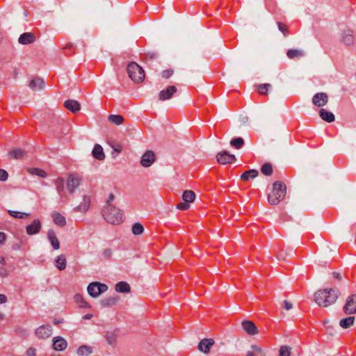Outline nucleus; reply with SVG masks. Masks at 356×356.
I'll use <instances>...</instances> for the list:
<instances>
[{
  "instance_id": "obj_56",
  "label": "nucleus",
  "mask_w": 356,
  "mask_h": 356,
  "mask_svg": "<svg viewBox=\"0 0 356 356\" xmlns=\"http://www.w3.org/2000/svg\"><path fill=\"white\" fill-rule=\"evenodd\" d=\"M8 273L6 268H4L3 267L0 268V276L1 277H6L8 276Z\"/></svg>"
},
{
  "instance_id": "obj_4",
  "label": "nucleus",
  "mask_w": 356,
  "mask_h": 356,
  "mask_svg": "<svg viewBox=\"0 0 356 356\" xmlns=\"http://www.w3.org/2000/svg\"><path fill=\"white\" fill-rule=\"evenodd\" d=\"M127 73L129 78L135 83L142 82L145 79L143 69L136 62H131L127 65Z\"/></svg>"
},
{
  "instance_id": "obj_43",
  "label": "nucleus",
  "mask_w": 356,
  "mask_h": 356,
  "mask_svg": "<svg viewBox=\"0 0 356 356\" xmlns=\"http://www.w3.org/2000/svg\"><path fill=\"white\" fill-rule=\"evenodd\" d=\"M270 88L271 85L270 83H263L257 86V90L260 95H266Z\"/></svg>"
},
{
  "instance_id": "obj_11",
  "label": "nucleus",
  "mask_w": 356,
  "mask_h": 356,
  "mask_svg": "<svg viewBox=\"0 0 356 356\" xmlns=\"http://www.w3.org/2000/svg\"><path fill=\"white\" fill-rule=\"evenodd\" d=\"M155 154L151 150L146 151L142 156L140 159V164L145 168H147L152 165L155 161Z\"/></svg>"
},
{
  "instance_id": "obj_7",
  "label": "nucleus",
  "mask_w": 356,
  "mask_h": 356,
  "mask_svg": "<svg viewBox=\"0 0 356 356\" xmlns=\"http://www.w3.org/2000/svg\"><path fill=\"white\" fill-rule=\"evenodd\" d=\"M216 160L220 164L226 165L235 161L236 157L227 151H222L217 154Z\"/></svg>"
},
{
  "instance_id": "obj_5",
  "label": "nucleus",
  "mask_w": 356,
  "mask_h": 356,
  "mask_svg": "<svg viewBox=\"0 0 356 356\" xmlns=\"http://www.w3.org/2000/svg\"><path fill=\"white\" fill-rule=\"evenodd\" d=\"M87 290L91 297L97 298L108 290V286L105 284L94 282L88 286Z\"/></svg>"
},
{
  "instance_id": "obj_57",
  "label": "nucleus",
  "mask_w": 356,
  "mask_h": 356,
  "mask_svg": "<svg viewBox=\"0 0 356 356\" xmlns=\"http://www.w3.org/2000/svg\"><path fill=\"white\" fill-rule=\"evenodd\" d=\"M6 239V235L3 232H0V245H2Z\"/></svg>"
},
{
  "instance_id": "obj_21",
  "label": "nucleus",
  "mask_w": 356,
  "mask_h": 356,
  "mask_svg": "<svg viewBox=\"0 0 356 356\" xmlns=\"http://www.w3.org/2000/svg\"><path fill=\"white\" fill-rule=\"evenodd\" d=\"M47 238L54 250H58L60 248V242L53 229H49L47 232Z\"/></svg>"
},
{
  "instance_id": "obj_54",
  "label": "nucleus",
  "mask_w": 356,
  "mask_h": 356,
  "mask_svg": "<svg viewBox=\"0 0 356 356\" xmlns=\"http://www.w3.org/2000/svg\"><path fill=\"white\" fill-rule=\"evenodd\" d=\"M293 307V304L287 300H284V308L286 309V310H289L291 309H292Z\"/></svg>"
},
{
  "instance_id": "obj_47",
  "label": "nucleus",
  "mask_w": 356,
  "mask_h": 356,
  "mask_svg": "<svg viewBox=\"0 0 356 356\" xmlns=\"http://www.w3.org/2000/svg\"><path fill=\"white\" fill-rule=\"evenodd\" d=\"M173 74H174V70L172 69H168V70H165L162 71L161 76L163 78L167 79H169L170 77H171Z\"/></svg>"
},
{
  "instance_id": "obj_53",
  "label": "nucleus",
  "mask_w": 356,
  "mask_h": 356,
  "mask_svg": "<svg viewBox=\"0 0 356 356\" xmlns=\"http://www.w3.org/2000/svg\"><path fill=\"white\" fill-rule=\"evenodd\" d=\"M36 350L34 348H29L26 350V355L27 356H35V355Z\"/></svg>"
},
{
  "instance_id": "obj_10",
  "label": "nucleus",
  "mask_w": 356,
  "mask_h": 356,
  "mask_svg": "<svg viewBox=\"0 0 356 356\" xmlns=\"http://www.w3.org/2000/svg\"><path fill=\"white\" fill-rule=\"evenodd\" d=\"M328 102V95L325 92H318L313 96L312 103L314 106L322 107Z\"/></svg>"
},
{
  "instance_id": "obj_42",
  "label": "nucleus",
  "mask_w": 356,
  "mask_h": 356,
  "mask_svg": "<svg viewBox=\"0 0 356 356\" xmlns=\"http://www.w3.org/2000/svg\"><path fill=\"white\" fill-rule=\"evenodd\" d=\"M106 339L108 344L114 346L117 340V334L114 332H107Z\"/></svg>"
},
{
  "instance_id": "obj_50",
  "label": "nucleus",
  "mask_w": 356,
  "mask_h": 356,
  "mask_svg": "<svg viewBox=\"0 0 356 356\" xmlns=\"http://www.w3.org/2000/svg\"><path fill=\"white\" fill-rule=\"evenodd\" d=\"M8 178V173L6 170L0 168V181H6Z\"/></svg>"
},
{
  "instance_id": "obj_31",
  "label": "nucleus",
  "mask_w": 356,
  "mask_h": 356,
  "mask_svg": "<svg viewBox=\"0 0 356 356\" xmlns=\"http://www.w3.org/2000/svg\"><path fill=\"white\" fill-rule=\"evenodd\" d=\"M75 302L81 308H89L90 305L84 300L83 297L80 293H76L74 297Z\"/></svg>"
},
{
  "instance_id": "obj_55",
  "label": "nucleus",
  "mask_w": 356,
  "mask_h": 356,
  "mask_svg": "<svg viewBox=\"0 0 356 356\" xmlns=\"http://www.w3.org/2000/svg\"><path fill=\"white\" fill-rule=\"evenodd\" d=\"M251 348L254 352L259 353H263V350L261 347L257 346V345H252Z\"/></svg>"
},
{
  "instance_id": "obj_49",
  "label": "nucleus",
  "mask_w": 356,
  "mask_h": 356,
  "mask_svg": "<svg viewBox=\"0 0 356 356\" xmlns=\"http://www.w3.org/2000/svg\"><path fill=\"white\" fill-rule=\"evenodd\" d=\"M189 208H190L189 203L184 202H184H180L177 205V209H178L179 210H182V211L188 210Z\"/></svg>"
},
{
  "instance_id": "obj_40",
  "label": "nucleus",
  "mask_w": 356,
  "mask_h": 356,
  "mask_svg": "<svg viewBox=\"0 0 356 356\" xmlns=\"http://www.w3.org/2000/svg\"><path fill=\"white\" fill-rule=\"evenodd\" d=\"M29 172L31 175H36L40 177H46L47 175L44 170L37 168H32L29 169Z\"/></svg>"
},
{
  "instance_id": "obj_1",
  "label": "nucleus",
  "mask_w": 356,
  "mask_h": 356,
  "mask_svg": "<svg viewBox=\"0 0 356 356\" xmlns=\"http://www.w3.org/2000/svg\"><path fill=\"white\" fill-rule=\"evenodd\" d=\"M339 295V291L333 289H319L314 293V302L320 307H327L337 301Z\"/></svg>"
},
{
  "instance_id": "obj_39",
  "label": "nucleus",
  "mask_w": 356,
  "mask_h": 356,
  "mask_svg": "<svg viewBox=\"0 0 356 356\" xmlns=\"http://www.w3.org/2000/svg\"><path fill=\"white\" fill-rule=\"evenodd\" d=\"M273 171V166L270 163H264L261 168V172L266 176L271 175Z\"/></svg>"
},
{
  "instance_id": "obj_63",
  "label": "nucleus",
  "mask_w": 356,
  "mask_h": 356,
  "mask_svg": "<svg viewBox=\"0 0 356 356\" xmlns=\"http://www.w3.org/2000/svg\"><path fill=\"white\" fill-rule=\"evenodd\" d=\"M73 46V44L72 43H69L67 44L65 47V49H70L71 47H72Z\"/></svg>"
},
{
  "instance_id": "obj_14",
  "label": "nucleus",
  "mask_w": 356,
  "mask_h": 356,
  "mask_svg": "<svg viewBox=\"0 0 356 356\" xmlns=\"http://www.w3.org/2000/svg\"><path fill=\"white\" fill-rule=\"evenodd\" d=\"M340 42L346 46H351L354 44V35L353 32L350 29H346L343 31Z\"/></svg>"
},
{
  "instance_id": "obj_52",
  "label": "nucleus",
  "mask_w": 356,
  "mask_h": 356,
  "mask_svg": "<svg viewBox=\"0 0 356 356\" xmlns=\"http://www.w3.org/2000/svg\"><path fill=\"white\" fill-rule=\"evenodd\" d=\"M111 147L113 148V149L117 153H120L122 152V147L119 144H117V145H111Z\"/></svg>"
},
{
  "instance_id": "obj_6",
  "label": "nucleus",
  "mask_w": 356,
  "mask_h": 356,
  "mask_svg": "<svg viewBox=\"0 0 356 356\" xmlns=\"http://www.w3.org/2000/svg\"><path fill=\"white\" fill-rule=\"evenodd\" d=\"M343 310L345 314L348 315L356 314V293L347 298Z\"/></svg>"
},
{
  "instance_id": "obj_61",
  "label": "nucleus",
  "mask_w": 356,
  "mask_h": 356,
  "mask_svg": "<svg viewBox=\"0 0 356 356\" xmlns=\"http://www.w3.org/2000/svg\"><path fill=\"white\" fill-rule=\"evenodd\" d=\"M92 317V314H86L85 316H83L82 317L83 319H85V320H89Z\"/></svg>"
},
{
  "instance_id": "obj_59",
  "label": "nucleus",
  "mask_w": 356,
  "mask_h": 356,
  "mask_svg": "<svg viewBox=\"0 0 356 356\" xmlns=\"http://www.w3.org/2000/svg\"><path fill=\"white\" fill-rule=\"evenodd\" d=\"M114 198H115L114 195L113 193H110L108 195V199L106 202V205H108V204H111V202L114 200Z\"/></svg>"
},
{
  "instance_id": "obj_26",
  "label": "nucleus",
  "mask_w": 356,
  "mask_h": 356,
  "mask_svg": "<svg viewBox=\"0 0 356 356\" xmlns=\"http://www.w3.org/2000/svg\"><path fill=\"white\" fill-rule=\"evenodd\" d=\"M115 289L118 293H129L131 287L127 282L121 281L115 286Z\"/></svg>"
},
{
  "instance_id": "obj_48",
  "label": "nucleus",
  "mask_w": 356,
  "mask_h": 356,
  "mask_svg": "<svg viewBox=\"0 0 356 356\" xmlns=\"http://www.w3.org/2000/svg\"><path fill=\"white\" fill-rule=\"evenodd\" d=\"M277 26L279 30L285 35L286 36L288 34V27L286 24L282 23V22H277Z\"/></svg>"
},
{
  "instance_id": "obj_58",
  "label": "nucleus",
  "mask_w": 356,
  "mask_h": 356,
  "mask_svg": "<svg viewBox=\"0 0 356 356\" xmlns=\"http://www.w3.org/2000/svg\"><path fill=\"white\" fill-rule=\"evenodd\" d=\"M7 297L3 294H0V304L6 303L7 302Z\"/></svg>"
},
{
  "instance_id": "obj_20",
  "label": "nucleus",
  "mask_w": 356,
  "mask_h": 356,
  "mask_svg": "<svg viewBox=\"0 0 356 356\" xmlns=\"http://www.w3.org/2000/svg\"><path fill=\"white\" fill-rule=\"evenodd\" d=\"M29 86L33 90H42L44 87V81L43 79L40 77H36L29 82Z\"/></svg>"
},
{
  "instance_id": "obj_44",
  "label": "nucleus",
  "mask_w": 356,
  "mask_h": 356,
  "mask_svg": "<svg viewBox=\"0 0 356 356\" xmlns=\"http://www.w3.org/2000/svg\"><path fill=\"white\" fill-rule=\"evenodd\" d=\"M8 213L11 216L15 217L16 218H24L25 217H28L30 216V214L27 213L19 212L11 210H9Z\"/></svg>"
},
{
  "instance_id": "obj_25",
  "label": "nucleus",
  "mask_w": 356,
  "mask_h": 356,
  "mask_svg": "<svg viewBox=\"0 0 356 356\" xmlns=\"http://www.w3.org/2000/svg\"><path fill=\"white\" fill-rule=\"evenodd\" d=\"M119 300V298L117 296H111L102 299L100 301V305L104 307H112L117 304Z\"/></svg>"
},
{
  "instance_id": "obj_18",
  "label": "nucleus",
  "mask_w": 356,
  "mask_h": 356,
  "mask_svg": "<svg viewBox=\"0 0 356 356\" xmlns=\"http://www.w3.org/2000/svg\"><path fill=\"white\" fill-rule=\"evenodd\" d=\"M67 346L66 340L61 337H56L53 339V348L56 351L64 350Z\"/></svg>"
},
{
  "instance_id": "obj_51",
  "label": "nucleus",
  "mask_w": 356,
  "mask_h": 356,
  "mask_svg": "<svg viewBox=\"0 0 356 356\" xmlns=\"http://www.w3.org/2000/svg\"><path fill=\"white\" fill-rule=\"evenodd\" d=\"M156 58H157V54H156V53H154V52H148V53L146 54V58H147V59L153 60V59H156Z\"/></svg>"
},
{
  "instance_id": "obj_3",
  "label": "nucleus",
  "mask_w": 356,
  "mask_h": 356,
  "mask_svg": "<svg viewBox=\"0 0 356 356\" xmlns=\"http://www.w3.org/2000/svg\"><path fill=\"white\" fill-rule=\"evenodd\" d=\"M105 220L111 224L119 225L122 222L123 212L111 204L105 205L102 209Z\"/></svg>"
},
{
  "instance_id": "obj_35",
  "label": "nucleus",
  "mask_w": 356,
  "mask_h": 356,
  "mask_svg": "<svg viewBox=\"0 0 356 356\" xmlns=\"http://www.w3.org/2000/svg\"><path fill=\"white\" fill-rule=\"evenodd\" d=\"M92 352V348L90 346H86V345L81 346L77 349V351H76L77 354L79 356H88L90 354H91Z\"/></svg>"
},
{
  "instance_id": "obj_29",
  "label": "nucleus",
  "mask_w": 356,
  "mask_h": 356,
  "mask_svg": "<svg viewBox=\"0 0 356 356\" xmlns=\"http://www.w3.org/2000/svg\"><path fill=\"white\" fill-rule=\"evenodd\" d=\"M258 174H259V172L257 170L251 169V170L244 172L241 175V179L243 181H248L250 179H254V178L257 177L258 176Z\"/></svg>"
},
{
  "instance_id": "obj_41",
  "label": "nucleus",
  "mask_w": 356,
  "mask_h": 356,
  "mask_svg": "<svg viewBox=\"0 0 356 356\" xmlns=\"http://www.w3.org/2000/svg\"><path fill=\"white\" fill-rule=\"evenodd\" d=\"M131 231L134 235H140L143 233L144 227L141 223L136 222L132 225Z\"/></svg>"
},
{
  "instance_id": "obj_60",
  "label": "nucleus",
  "mask_w": 356,
  "mask_h": 356,
  "mask_svg": "<svg viewBox=\"0 0 356 356\" xmlns=\"http://www.w3.org/2000/svg\"><path fill=\"white\" fill-rule=\"evenodd\" d=\"M332 275H333V277H335L336 279H337L339 280H341V274L339 273L333 272Z\"/></svg>"
},
{
  "instance_id": "obj_38",
  "label": "nucleus",
  "mask_w": 356,
  "mask_h": 356,
  "mask_svg": "<svg viewBox=\"0 0 356 356\" xmlns=\"http://www.w3.org/2000/svg\"><path fill=\"white\" fill-rule=\"evenodd\" d=\"M244 144V140L241 137L232 138L230 141V145L238 149H241Z\"/></svg>"
},
{
  "instance_id": "obj_64",
  "label": "nucleus",
  "mask_w": 356,
  "mask_h": 356,
  "mask_svg": "<svg viewBox=\"0 0 356 356\" xmlns=\"http://www.w3.org/2000/svg\"><path fill=\"white\" fill-rule=\"evenodd\" d=\"M246 356H254L252 352L248 351L246 354Z\"/></svg>"
},
{
  "instance_id": "obj_32",
  "label": "nucleus",
  "mask_w": 356,
  "mask_h": 356,
  "mask_svg": "<svg viewBox=\"0 0 356 356\" xmlns=\"http://www.w3.org/2000/svg\"><path fill=\"white\" fill-rule=\"evenodd\" d=\"M354 321H355L354 316H348V317L341 319L339 321V325L344 329H347L353 325Z\"/></svg>"
},
{
  "instance_id": "obj_30",
  "label": "nucleus",
  "mask_w": 356,
  "mask_h": 356,
  "mask_svg": "<svg viewBox=\"0 0 356 356\" xmlns=\"http://www.w3.org/2000/svg\"><path fill=\"white\" fill-rule=\"evenodd\" d=\"M54 222L60 226L64 227L66 225L65 218L60 213H54L52 215Z\"/></svg>"
},
{
  "instance_id": "obj_22",
  "label": "nucleus",
  "mask_w": 356,
  "mask_h": 356,
  "mask_svg": "<svg viewBox=\"0 0 356 356\" xmlns=\"http://www.w3.org/2000/svg\"><path fill=\"white\" fill-rule=\"evenodd\" d=\"M90 204V198L88 196L84 195L83 202L74 208V211L85 213L88 211Z\"/></svg>"
},
{
  "instance_id": "obj_24",
  "label": "nucleus",
  "mask_w": 356,
  "mask_h": 356,
  "mask_svg": "<svg viewBox=\"0 0 356 356\" xmlns=\"http://www.w3.org/2000/svg\"><path fill=\"white\" fill-rule=\"evenodd\" d=\"M319 115L322 120L327 122H332L335 120L334 115L332 112L327 111L324 108L320 109Z\"/></svg>"
},
{
  "instance_id": "obj_62",
  "label": "nucleus",
  "mask_w": 356,
  "mask_h": 356,
  "mask_svg": "<svg viewBox=\"0 0 356 356\" xmlns=\"http://www.w3.org/2000/svg\"><path fill=\"white\" fill-rule=\"evenodd\" d=\"M0 264H2L3 266L6 265V261L4 257L2 256H0Z\"/></svg>"
},
{
  "instance_id": "obj_16",
  "label": "nucleus",
  "mask_w": 356,
  "mask_h": 356,
  "mask_svg": "<svg viewBox=\"0 0 356 356\" xmlns=\"http://www.w3.org/2000/svg\"><path fill=\"white\" fill-rule=\"evenodd\" d=\"M41 222L39 219H35L31 224L26 227V232L28 235H34L40 232L41 229Z\"/></svg>"
},
{
  "instance_id": "obj_34",
  "label": "nucleus",
  "mask_w": 356,
  "mask_h": 356,
  "mask_svg": "<svg viewBox=\"0 0 356 356\" xmlns=\"http://www.w3.org/2000/svg\"><path fill=\"white\" fill-rule=\"evenodd\" d=\"M182 199L188 203L193 202L195 199V193L193 191H185L183 193Z\"/></svg>"
},
{
  "instance_id": "obj_28",
  "label": "nucleus",
  "mask_w": 356,
  "mask_h": 356,
  "mask_svg": "<svg viewBox=\"0 0 356 356\" xmlns=\"http://www.w3.org/2000/svg\"><path fill=\"white\" fill-rule=\"evenodd\" d=\"M26 154V152L21 148L14 149L8 152L9 158L14 159H22Z\"/></svg>"
},
{
  "instance_id": "obj_36",
  "label": "nucleus",
  "mask_w": 356,
  "mask_h": 356,
  "mask_svg": "<svg viewBox=\"0 0 356 356\" xmlns=\"http://www.w3.org/2000/svg\"><path fill=\"white\" fill-rule=\"evenodd\" d=\"M108 120L110 122L116 125H120L124 122V118L120 115H109Z\"/></svg>"
},
{
  "instance_id": "obj_27",
  "label": "nucleus",
  "mask_w": 356,
  "mask_h": 356,
  "mask_svg": "<svg viewBox=\"0 0 356 356\" xmlns=\"http://www.w3.org/2000/svg\"><path fill=\"white\" fill-rule=\"evenodd\" d=\"M54 264L56 268L60 270H63L66 268V258L64 254H60L58 256L55 260Z\"/></svg>"
},
{
  "instance_id": "obj_33",
  "label": "nucleus",
  "mask_w": 356,
  "mask_h": 356,
  "mask_svg": "<svg viewBox=\"0 0 356 356\" xmlns=\"http://www.w3.org/2000/svg\"><path fill=\"white\" fill-rule=\"evenodd\" d=\"M289 58L293 59L295 58H300L305 56V52L299 49H289L286 52Z\"/></svg>"
},
{
  "instance_id": "obj_15",
  "label": "nucleus",
  "mask_w": 356,
  "mask_h": 356,
  "mask_svg": "<svg viewBox=\"0 0 356 356\" xmlns=\"http://www.w3.org/2000/svg\"><path fill=\"white\" fill-rule=\"evenodd\" d=\"M241 326L244 331L249 335H255L259 332L257 327L251 321L245 320L242 321Z\"/></svg>"
},
{
  "instance_id": "obj_2",
  "label": "nucleus",
  "mask_w": 356,
  "mask_h": 356,
  "mask_svg": "<svg viewBox=\"0 0 356 356\" xmlns=\"http://www.w3.org/2000/svg\"><path fill=\"white\" fill-rule=\"evenodd\" d=\"M286 194V184L282 181H276L273 184L272 190L268 195V203L277 205L285 197Z\"/></svg>"
},
{
  "instance_id": "obj_13",
  "label": "nucleus",
  "mask_w": 356,
  "mask_h": 356,
  "mask_svg": "<svg viewBox=\"0 0 356 356\" xmlns=\"http://www.w3.org/2000/svg\"><path fill=\"white\" fill-rule=\"evenodd\" d=\"M35 333V335L39 339H47L51 335V333H52L51 326L49 325H41L38 328L36 329Z\"/></svg>"
},
{
  "instance_id": "obj_12",
  "label": "nucleus",
  "mask_w": 356,
  "mask_h": 356,
  "mask_svg": "<svg viewBox=\"0 0 356 356\" xmlns=\"http://www.w3.org/2000/svg\"><path fill=\"white\" fill-rule=\"evenodd\" d=\"M215 343L214 339L211 338H205L202 339L197 346L200 351L207 354L210 352L211 347Z\"/></svg>"
},
{
  "instance_id": "obj_19",
  "label": "nucleus",
  "mask_w": 356,
  "mask_h": 356,
  "mask_svg": "<svg viewBox=\"0 0 356 356\" xmlns=\"http://www.w3.org/2000/svg\"><path fill=\"white\" fill-rule=\"evenodd\" d=\"M64 106L71 112L75 113L81 110V105L76 101L74 99H69L65 102Z\"/></svg>"
},
{
  "instance_id": "obj_45",
  "label": "nucleus",
  "mask_w": 356,
  "mask_h": 356,
  "mask_svg": "<svg viewBox=\"0 0 356 356\" xmlns=\"http://www.w3.org/2000/svg\"><path fill=\"white\" fill-rule=\"evenodd\" d=\"M291 348L288 346H282L280 348V356H291Z\"/></svg>"
},
{
  "instance_id": "obj_17",
  "label": "nucleus",
  "mask_w": 356,
  "mask_h": 356,
  "mask_svg": "<svg viewBox=\"0 0 356 356\" xmlns=\"http://www.w3.org/2000/svg\"><path fill=\"white\" fill-rule=\"evenodd\" d=\"M36 40L35 34L31 32H26L20 35L18 42L20 44L26 45L33 44Z\"/></svg>"
},
{
  "instance_id": "obj_9",
  "label": "nucleus",
  "mask_w": 356,
  "mask_h": 356,
  "mask_svg": "<svg viewBox=\"0 0 356 356\" xmlns=\"http://www.w3.org/2000/svg\"><path fill=\"white\" fill-rule=\"evenodd\" d=\"M177 92V88L175 86H168L167 88L162 90L159 94L160 101L170 99L173 95Z\"/></svg>"
},
{
  "instance_id": "obj_8",
  "label": "nucleus",
  "mask_w": 356,
  "mask_h": 356,
  "mask_svg": "<svg viewBox=\"0 0 356 356\" xmlns=\"http://www.w3.org/2000/svg\"><path fill=\"white\" fill-rule=\"evenodd\" d=\"M81 179L76 175H70L67 180V189L70 194H74L75 189L80 185Z\"/></svg>"
},
{
  "instance_id": "obj_46",
  "label": "nucleus",
  "mask_w": 356,
  "mask_h": 356,
  "mask_svg": "<svg viewBox=\"0 0 356 356\" xmlns=\"http://www.w3.org/2000/svg\"><path fill=\"white\" fill-rule=\"evenodd\" d=\"M112 254H113V251L111 248H108L103 250V251L102 252V256L103 259L105 260L110 259L112 257Z\"/></svg>"
},
{
  "instance_id": "obj_23",
  "label": "nucleus",
  "mask_w": 356,
  "mask_h": 356,
  "mask_svg": "<svg viewBox=\"0 0 356 356\" xmlns=\"http://www.w3.org/2000/svg\"><path fill=\"white\" fill-rule=\"evenodd\" d=\"M92 154L95 159L99 161H103L105 159V154L104 153L103 148L99 144H96L95 145L92 152Z\"/></svg>"
},
{
  "instance_id": "obj_37",
  "label": "nucleus",
  "mask_w": 356,
  "mask_h": 356,
  "mask_svg": "<svg viewBox=\"0 0 356 356\" xmlns=\"http://www.w3.org/2000/svg\"><path fill=\"white\" fill-rule=\"evenodd\" d=\"M54 184H55L56 191H58L59 195H61L62 193H63V191H64V188H65V180H64V179L60 178V177L57 178L54 181Z\"/></svg>"
}]
</instances>
